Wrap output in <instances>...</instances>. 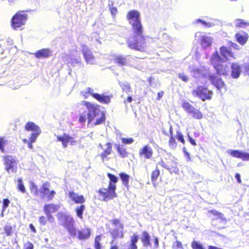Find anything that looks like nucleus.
<instances>
[{"label":"nucleus","mask_w":249,"mask_h":249,"mask_svg":"<svg viewBox=\"0 0 249 249\" xmlns=\"http://www.w3.org/2000/svg\"><path fill=\"white\" fill-rule=\"evenodd\" d=\"M120 86L123 90L128 93L131 91V87L129 83L127 82H124L120 84Z\"/></svg>","instance_id":"a18cd8bd"},{"label":"nucleus","mask_w":249,"mask_h":249,"mask_svg":"<svg viewBox=\"0 0 249 249\" xmlns=\"http://www.w3.org/2000/svg\"><path fill=\"white\" fill-rule=\"evenodd\" d=\"M127 101L129 103H131L132 101V98L131 96H128L127 99Z\"/></svg>","instance_id":"774afa93"},{"label":"nucleus","mask_w":249,"mask_h":249,"mask_svg":"<svg viewBox=\"0 0 249 249\" xmlns=\"http://www.w3.org/2000/svg\"><path fill=\"white\" fill-rule=\"evenodd\" d=\"M107 176L109 179L108 185H112L116 187V183L118 182L117 177H116L115 175L110 173H107Z\"/></svg>","instance_id":"4c0bfd02"},{"label":"nucleus","mask_w":249,"mask_h":249,"mask_svg":"<svg viewBox=\"0 0 249 249\" xmlns=\"http://www.w3.org/2000/svg\"><path fill=\"white\" fill-rule=\"evenodd\" d=\"M78 239L80 241H86L89 239L91 236V230L89 228L86 227L78 231H76Z\"/></svg>","instance_id":"a211bd4d"},{"label":"nucleus","mask_w":249,"mask_h":249,"mask_svg":"<svg viewBox=\"0 0 249 249\" xmlns=\"http://www.w3.org/2000/svg\"><path fill=\"white\" fill-rule=\"evenodd\" d=\"M120 179L122 181V183L126 188H128L129 176L124 172H121L119 174Z\"/></svg>","instance_id":"72a5a7b5"},{"label":"nucleus","mask_w":249,"mask_h":249,"mask_svg":"<svg viewBox=\"0 0 249 249\" xmlns=\"http://www.w3.org/2000/svg\"><path fill=\"white\" fill-rule=\"evenodd\" d=\"M173 249H183L182 243L180 241H176L172 245Z\"/></svg>","instance_id":"de8ad7c7"},{"label":"nucleus","mask_w":249,"mask_h":249,"mask_svg":"<svg viewBox=\"0 0 249 249\" xmlns=\"http://www.w3.org/2000/svg\"><path fill=\"white\" fill-rule=\"evenodd\" d=\"M160 169L157 166L156 167L155 170H153L152 172H151V182H152L153 183H155L156 180H157V179L160 176Z\"/></svg>","instance_id":"e433bc0d"},{"label":"nucleus","mask_w":249,"mask_h":249,"mask_svg":"<svg viewBox=\"0 0 249 249\" xmlns=\"http://www.w3.org/2000/svg\"><path fill=\"white\" fill-rule=\"evenodd\" d=\"M235 37L237 42L243 45L247 41L248 36L246 33L243 32L237 33Z\"/></svg>","instance_id":"bb28decb"},{"label":"nucleus","mask_w":249,"mask_h":249,"mask_svg":"<svg viewBox=\"0 0 249 249\" xmlns=\"http://www.w3.org/2000/svg\"><path fill=\"white\" fill-rule=\"evenodd\" d=\"M231 76L233 78H237L241 73V68L238 63H232L231 65Z\"/></svg>","instance_id":"393cba45"},{"label":"nucleus","mask_w":249,"mask_h":249,"mask_svg":"<svg viewBox=\"0 0 249 249\" xmlns=\"http://www.w3.org/2000/svg\"><path fill=\"white\" fill-rule=\"evenodd\" d=\"M25 129L27 131H32L30 138V141L26 139L22 140V142L28 144V147L30 149L33 148L32 143L36 142L37 137L40 133V130L38 125H25Z\"/></svg>","instance_id":"0eeeda50"},{"label":"nucleus","mask_w":249,"mask_h":249,"mask_svg":"<svg viewBox=\"0 0 249 249\" xmlns=\"http://www.w3.org/2000/svg\"><path fill=\"white\" fill-rule=\"evenodd\" d=\"M3 164L5 166V169L8 173L14 172L15 171L17 163L15 160L12 156L6 155L3 156Z\"/></svg>","instance_id":"ddd939ff"},{"label":"nucleus","mask_w":249,"mask_h":249,"mask_svg":"<svg viewBox=\"0 0 249 249\" xmlns=\"http://www.w3.org/2000/svg\"><path fill=\"white\" fill-rule=\"evenodd\" d=\"M209 213L212 214L217 217V219H222L223 214L220 212H218L215 210L209 211Z\"/></svg>","instance_id":"8fccbe9b"},{"label":"nucleus","mask_w":249,"mask_h":249,"mask_svg":"<svg viewBox=\"0 0 249 249\" xmlns=\"http://www.w3.org/2000/svg\"><path fill=\"white\" fill-rule=\"evenodd\" d=\"M196 23H201L203 26L205 27H210L212 26V24L210 22H206L201 19H198L195 21Z\"/></svg>","instance_id":"09e8293b"},{"label":"nucleus","mask_w":249,"mask_h":249,"mask_svg":"<svg viewBox=\"0 0 249 249\" xmlns=\"http://www.w3.org/2000/svg\"><path fill=\"white\" fill-rule=\"evenodd\" d=\"M68 196L70 199L76 204L83 205L85 202L84 196L82 195H78L74 191H70L68 193Z\"/></svg>","instance_id":"4be33fe9"},{"label":"nucleus","mask_w":249,"mask_h":249,"mask_svg":"<svg viewBox=\"0 0 249 249\" xmlns=\"http://www.w3.org/2000/svg\"><path fill=\"white\" fill-rule=\"evenodd\" d=\"M30 189L31 192H34L35 195H36L37 194V188L36 185L34 182L30 183Z\"/></svg>","instance_id":"603ef678"},{"label":"nucleus","mask_w":249,"mask_h":249,"mask_svg":"<svg viewBox=\"0 0 249 249\" xmlns=\"http://www.w3.org/2000/svg\"><path fill=\"white\" fill-rule=\"evenodd\" d=\"M85 210V206L83 204H81L80 206H77L75 207V211L76 215L80 219H83V213Z\"/></svg>","instance_id":"473e14b6"},{"label":"nucleus","mask_w":249,"mask_h":249,"mask_svg":"<svg viewBox=\"0 0 249 249\" xmlns=\"http://www.w3.org/2000/svg\"><path fill=\"white\" fill-rule=\"evenodd\" d=\"M178 77L185 82H187L189 80L188 76L184 73H178Z\"/></svg>","instance_id":"4d7b16f0"},{"label":"nucleus","mask_w":249,"mask_h":249,"mask_svg":"<svg viewBox=\"0 0 249 249\" xmlns=\"http://www.w3.org/2000/svg\"><path fill=\"white\" fill-rule=\"evenodd\" d=\"M51 54V51L48 49H43L37 51L35 55L37 58L48 57Z\"/></svg>","instance_id":"c85d7f7f"},{"label":"nucleus","mask_w":249,"mask_h":249,"mask_svg":"<svg viewBox=\"0 0 249 249\" xmlns=\"http://www.w3.org/2000/svg\"><path fill=\"white\" fill-rule=\"evenodd\" d=\"M23 249H34V245L32 242L27 241L23 245Z\"/></svg>","instance_id":"864d4df0"},{"label":"nucleus","mask_w":249,"mask_h":249,"mask_svg":"<svg viewBox=\"0 0 249 249\" xmlns=\"http://www.w3.org/2000/svg\"><path fill=\"white\" fill-rule=\"evenodd\" d=\"M83 54L87 63L93 64L95 63V58L90 50L86 46L82 48Z\"/></svg>","instance_id":"5701e85b"},{"label":"nucleus","mask_w":249,"mask_h":249,"mask_svg":"<svg viewBox=\"0 0 249 249\" xmlns=\"http://www.w3.org/2000/svg\"><path fill=\"white\" fill-rule=\"evenodd\" d=\"M115 147L118 153H119L120 157L122 158H125L128 157V153L127 151L126 148L124 147L123 145L117 144L116 145Z\"/></svg>","instance_id":"c756f323"},{"label":"nucleus","mask_w":249,"mask_h":249,"mask_svg":"<svg viewBox=\"0 0 249 249\" xmlns=\"http://www.w3.org/2000/svg\"><path fill=\"white\" fill-rule=\"evenodd\" d=\"M169 134L170 138L169 140H168V146L169 147L172 149H175L176 148L177 146L178 145V143L176 141V139H175L174 132L173 131V129L171 125H170L169 127Z\"/></svg>","instance_id":"b1692460"},{"label":"nucleus","mask_w":249,"mask_h":249,"mask_svg":"<svg viewBox=\"0 0 249 249\" xmlns=\"http://www.w3.org/2000/svg\"><path fill=\"white\" fill-rule=\"evenodd\" d=\"M81 106L86 107L88 110V124L91 123L95 120L94 124H103L105 121V115L104 113L100 111L97 105L91 104L86 101H82L80 104ZM87 120L86 114L81 115L79 118L80 123H85Z\"/></svg>","instance_id":"7ed1b4c3"},{"label":"nucleus","mask_w":249,"mask_h":249,"mask_svg":"<svg viewBox=\"0 0 249 249\" xmlns=\"http://www.w3.org/2000/svg\"><path fill=\"white\" fill-rule=\"evenodd\" d=\"M188 141H189V142H190V143L192 144V145H194V146L196 145V143L195 140L193 139L192 137H191V136L188 137Z\"/></svg>","instance_id":"680f3d73"},{"label":"nucleus","mask_w":249,"mask_h":249,"mask_svg":"<svg viewBox=\"0 0 249 249\" xmlns=\"http://www.w3.org/2000/svg\"><path fill=\"white\" fill-rule=\"evenodd\" d=\"M221 57L216 51L214 53L211 58V63L217 71V74H209V78L212 84L218 89H221L224 83L218 75H224L226 73V66L223 63L226 62L230 57L235 59L233 53L231 51V48L226 46H222L220 48Z\"/></svg>","instance_id":"f257e3e1"},{"label":"nucleus","mask_w":249,"mask_h":249,"mask_svg":"<svg viewBox=\"0 0 249 249\" xmlns=\"http://www.w3.org/2000/svg\"><path fill=\"white\" fill-rule=\"evenodd\" d=\"M199 35L200 43L203 48H206L212 45L213 42V38L205 34H201L197 33L196 35V36Z\"/></svg>","instance_id":"aec40b11"},{"label":"nucleus","mask_w":249,"mask_h":249,"mask_svg":"<svg viewBox=\"0 0 249 249\" xmlns=\"http://www.w3.org/2000/svg\"><path fill=\"white\" fill-rule=\"evenodd\" d=\"M27 20V15L25 11L17 12L11 19V26L14 30H18L24 26Z\"/></svg>","instance_id":"39448f33"},{"label":"nucleus","mask_w":249,"mask_h":249,"mask_svg":"<svg viewBox=\"0 0 249 249\" xmlns=\"http://www.w3.org/2000/svg\"><path fill=\"white\" fill-rule=\"evenodd\" d=\"M60 206L59 205L49 203L45 204L44 206V212L45 215H47V219L51 222L53 221V217L51 214L52 213H55L59 210Z\"/></svg>","instance_id":"f8f14e48"},{"label":"nucleus","mask_w":249,"mask_h":249,"mask_svg":"<svg viewBox=\"0 0 249 249\" xmlns=\"http://www.w3.org/2000/svg\"><path fill=\"white\" fill-rule=\"evenodd\" d=\"M3 231L6 236H10L13 233V227L9 225H5L3 227Z\"/></svg>","instance_id":"a19ab883"},{"label":"nucleus","mask_w":249,"mask_h":249,"mask_svg":"<svg viewBox=\"0 0 249 249\" xmlns=\"http://www.w3.org/2000/svg\"><path fill=\"white\" fill-rule=\"evenodd\" d=\"M50 183L45 182L43 183L40 188V193L42 195V198H46L48 201L52 200L55 195V192L53 190L50 191L49 190Z\"/></svg>","instance_id":"1a4fd4ad"},{"label":"nucleus","mask_w":249,"mask_h":249,"mask_svg":"<svg viewBox=\"0 0 249 249\" xmlns=\"http://www.w3.org/2000/svg\"><path fill=\"white\" fill-rule=\"evenodd\" d=\"M176 138L179 142L182 143V144H185V140L183 138V134L179 130L176 131Z\"/></svg>","instance_id":"c03bdc74"},{"label":"nucleus","mask_w":249,"mask_h":249,"mask_svg":"<svg viewBox=\"0 0 249 249\" xmlns=\"http://www.w3.org/2000/svg\"><path fill=\"white\" fill-rule=\"evenodd\" d=\"M154 246L155 248L157 249L159 247V243H158V239L157 237H154Z\"/></svg>","instance_id":"052dcab7"},{"label":"nucleus","mask_w":249,"mask_h":249,"mask_svg":"<svg viewBox=\"0 0 249 249\" xmlns=\"http://www.w3.org/2000/svg\"><path fill=\"white\" fill-rule=\"evenodd\" d=\"M124 233L122 231L119 232L116 231L111 232V240L110 241V247L109 249H120L119 246L116 244L117 238L122 239L124 238Z\"/></svg>","instance_id":"dca6fc26"},{"label":"nucleus","mask_w":249,"mask_h":249,"mask_svg":"<svg viewBox=\"0 0 249 249\" xmlns=\"http://www.w3.org/2000/svg\"><path fill=\"white\" fill-rule=\"evenodd\" d=\"M235 178L236 179L237 182H238V183H241L240 175L239 173H236L235 174Z\"/></svg>","instance_id":"e2e57ef3"},{"label":"nucleus","mask_w":249,"mask_h":249,"mask_svg":"<svg viewBox=\"0 0 249 249\" xmlns=\"http://www.w3.org/2000/svg\"><path fill=\"white\" fill-rule=\"evenodd\" d=\"M192 249H205L203 246L196 241H193L191 244Z\"/></svg>","instance_id":"49530a36"},{"label":"nucleus","mask_w":249,"mask_h":249,"mask_svg":"<svg viewBox=\"0 0 249 249\" xmlns=\"http://www.w3.org/2000/svg\"><path fill=\"white\" fill-rule=\"evenodd\" d=\"M48 218H46L44 216H41L39 217L38 221L40 222V225H45L47 224Z\"/></svg>","instance_id":"6e6d98bb"},{"label":"nucleus","mask_w":249,"mask_h":249,"mask_svg":"<svg viewBox=\"0 0 249 249\" xmlns=\"http://www.w3.org/2000/svg\"><path fill=\"white\" fill-rule=\"evenodd\" d=\"M10 201L7 198H4L2 200V213L7 209V208L9 206Z\"/></svg>","instance_id":"3c124183"},{"label":"nucleus","mask_w":249,"mask_h":249,"mask_svg":"<svg viewBox=\"0 0 249 249\" xmlns=\"http://www.w3.org/2000/svg\"><path fill=\"white\" fill-rule=\"evenodd\" d=\"M114 62L120 66H130L134 64V58L130 55H117L114 57Z\"/></svg>","instance_id":"9b49d317"},{"label":"nucleus","mask_w":249,"mask_h":249,"mask_svg":"<svg viewBox=\"0 0 249 249\" xmlns=\"http://www.w3.org/2000/svg\"><path fill=\"white\" fill-rule=\"evenodd\" d=\"M230 46H231V47H232L233 48H234L235 50H239L240 49V46L236 43L230 42Z\"/></svg>","instance_id":"bf43d9fd"},{"label":"nucleus","mask_w":249,"mask_h":249,"mask_svg":"<svg viewBox=\"0 0 249 249\" xmlns=\"http://www.w3.org/2000/svg\"><path fill=\"white\" fill-rule=\"evenodd\" d=\"M61 222H62V225L66 228L70 235L73 237L76 236V229L74 227L73 218L64 220Z\"/></svg>","instance_id":"2eb2a0df"},{"label":"nucleus","mask_w":249,"mask_h":249,"mask_svg":"<svg viewBox=\"0 0 249 249\" xmlns=\"http://www.w3.org/2000/svg\"><path fill=\"white\" fill-rule=\"evenodd\" d=\"M99 147H101V149H103V152H102L100 155H99V156H100L101 157V160H102L103 161H105V160H108L107 157L109 156L110 154H111L112 152V144L109 142L106 143V148L105 149H103V145H102L101 143L99 144Z\"/></svg>","instance_id":"f3484780"},{"label":"nucleus","mask_w":249,"mask_h":249,"mask_svg":"<svg viewBox=\"0 0 249 249\" xmlns=\"http://www.w3.org/2000/svg\"><path fill=\"white\" fill-rule=\"evenodd\" d=\"M134 142V139L132 138H122V142L124 144H132Z\"/></svg>","instance_id":"5fc2aeb1"},{"label":"nucleus","mask_w":249,"mask_h":249,"mask_svg":"<svg viewBox=\"0 0 249 249\" xmlns=\"http://www.w3.org/2000/svg\"><path fill=\"white\" fill-rule=\"evenodd\" d=\"M153 151L149 145H146L139 151V156L146 159H150L153 157Z\"/></svg>","instance_id":"6ab92c4d"},{"label":"nucleus","mask_w":249,"mask_h":249,"mask_svg":"<svg viewBox=\"0 0 249 249\" xmlns=\"http://www.w3.org/2000/svg\"><path fill=\"white\" fill-rule=\"evenodd\" d=\"M127 18L132 26L135 34L134 36L128 41V47L131 49L143 51L145 47V38L142 36V27L140 21V14L137 10H132L128 13Z\"/></svg>","instance_id":"f03ea898"},{"label":"nucleus","mask_w":249,"mask_h":249,"mask_svg":"<svg viewBox=\"0 0 249 249\" xmlns=\"http://www.w3.org/2000/svg\"><path fill=\"white\" fill-rule=\"evenodd\" d=\"M194 96H197L202 101L211 99L212 92L203 86H199L193 91Z\"/></svg>","instance_id":"6e6552de"},{"label":"nucleus","mask_w":249,"mask_h":249,"mask_svg":"<svg viewBox=\"0 0 249 249\" xmlns=\"http://www.w3.org/2000/svg\"><path fill=\"white\" fill-rule=\"evenodd\" d=\"M209 249H222L218 248L213 246H209Z\"/></svg>","instance_id":"338daca9"},{"label":"nucleus","mask_w":249,"mask_h":249,"mask_svg":"<svg viewBox=\"0 0 249 249\" xmlns=\"http://www.w3.org/2000/svg\"><path fill=\"white\" fill-rule=\"evenodd\" d=\"M102 236H103L101 234L97 235L95 236L94 240V249H101L102 246L101 241Z\"/></svg>","instance_id":"c9c22d12"},{"label":"nucleus","mask_w":249,"mask_h":249,"mask_svg":"<svg viewBox=\"0 0 249 249\" xmlns=\"http://www.w3.org/2000/svg\"><path fill=\"white\" fill-rule=\"evenodd\" d=\"M29 227L31 231H32L33 232V233H36V229L35 228V227L33 226L32 224H30Z\"/></svg>","instance_id":"0e129e2a"},{"label":"nucleus","mask_w":249,"mask_h":249,"mask_svg":"<svg viewBox=\"0 0 249 249\" xmlns=\"http://www.w3.org/2000/svg\"><path fill=\"white\" fill-rule=\"evenodd\" d=\"M141 241L142 243L143 246L145 247L151 246V242H150V236L148 232L146 231H142V237H141Z\"/></svg>","instance_id":"a878e982"},{"label":"nucleus","mask_w":249,"mask_h":249,"mask_svg":"<svg viewBox=\"0 0 249 249\" xmlns=\"http://www.w3.org/2000/svg\"><path fill=\"white\" fill-rule=\"evenodd\" d=\"M81 95L85 98L88 97L89 95H91L93 97L102 104H108L111 100V98L108 95L105 94H99L95 93L93 89L88 88L81 92Z\"/></svg>","instance_id":"423d86ee"},{"label":"nucleus","mask_w":249,"mask_h":249,"mask_svg":"<svg viewBox=\"0 0 249 249\" xmlns=\"http://www.w3.org/2000/svg\"><path fill=\"white\" fill-rule=\"evenodd\" d=\"M108 5L109 7L111 15L113 17H114L117 13V9L116 7H111L110 4H109Z\"/></svg>","instance_id":"13d9d810"},{"label":"nucleus","mask_w":249,"mask_h":249,"mask_svg":"<svg viewBox=\"0 0 249 249\" xmlns=\"http://www.w3.org/2000/svg\"><path fill=\"white\" fill-rule=\"evenodd\" d=\"M163 92L162 91L158 93V98L159 100L163 96Z\"/></svg>","instance_id":"69168bd1"},{"label":"nucleus","mask_w":249,"mask_h":249,"mask_svg":"<svg viewBox=\"0 0 249 249\" xmlns=\"http://www.w3.org/2000/svg\"><path fill=\"white\" fill-rule=\"evenodd\" d=\"M139 240V237L137 234H133L130 237L129 249H137L136 245Z\"/></svg>","instance_id":"2f4dec72"},{"label":"nucleus","mask_w":249,"mask_h":249,"mask_svg":"<svg viewBox=\"0 0 249 249\" xmlns=\"http://www.w3.org/2000/svg\"><path fill=\"white\" fill-rule=\"evenodd\" d=\"M111 223L112 224H113V225L119 228V229H120V230H121V231H118V230H115L113 231H111V233H112L116 231H117L119 232H122L124 233V232L123 231V230H124V224L120 221V220L119 219H117V218H114L112 220H111Z\"/></svg>","instance_id":"7c9ffc66"},{"label":"nucleus","mask_w":249,"mask_h":249,"mask_svg":"<svg viewBox=\"0 0 249 249\" xmlns=\"http://www.w3.org/2000/svg\"><path fill=\"white\" fill-rule=\"evenodd\" d=\"M183 108L195 119H200L202 117L201 112L195 108L189 103L184 102L182 104Z\"/></svg>","instance_id":"9d476101"},{"label":"nucleus","mask_w":249,"mask_h":249,"mask_svg":"<svg viewBox=\"0 0 249 249\" xmlns=\"http://www.w3.org/2000/svg\"><path fill=\"white\" fill-rule=\"evenodd\" d=\"M18 185H17V189L19 192L22 193H26V188L24 187V184L23 183L22 178H18Z\"/></svg>","instance_id":"ea45409f"},{"label":"nucleus","mask_w":249,"mask_h":249,"mask_svg":"<svg viewBox=\"0 0 249 249\" xmlns=\"http://www.w3.org/2000/svg\"><path fill=\"white\" fill-rule=\"evenodd\" d=\"M161 166H162L164 168L167 169L171 173H177L178 171V169L177 166V164L173 160L171 161V163L170 164H165L163 163V164H161Z\"/></svg>","instance_id":"cd10ccee"},{"label":"nucleus","mask_w":249,"mask_h":249,"mask_svg":"<svg viewBox=\"0 0 249 249\" xmlns=\"http://www.w3.org/2000/svg\"><path fill=\"white\" fill-rule=\"evenodd\" d=\"M192 72L193 76L197 78H199L202 76H205L206 75V72L205 71L196 68L193 70Z\"/></svg>","instance_id":"f704fd0d"},{"label":"nucleus","mask_w":249,"mask_h":249,"mask_svg":"<svg viewBox=\"0 0 249 249\" xmlns=\"http://www.w3.org/2000/svg\"><path fill=\"white\" fill-rule=\"evenodd\" d=\"M234 24L236 27L245 28L249 25V22L241 19H237L234 21Z\"/></svg>","instance_id":"58836bf2"},{"label":"nucleus","mask_w":249,"mask_h":249,"mask_svg":"<svg viewBox=\"0 0 249 249\" xmlns=\"http://www.w3.org/2000/svg\"><path fill=\"white\" fill-rule=\"evenodd\" d=\"M8 144V141L5 137H0V150L1 152H5L4 147Z\"/></svg>","instance_id":"37998d69"},{"label":"nucleus","mask_w":249,"mask_h":249,"mask_svg":"<svg viewBox=\"0 0 249 249\" xmlns=\"http://www.w3.org/2000/svg\"><path fill=\"white\" fill-rule=\"evenodd\" d=\"M231 156L241 159L243 161H248L249 160V154L246 152H243L238 150H231L228 152Z\"/></svg>","instance_id":"412c9836"},{"label":"nucleus","mask_w":249,"mask_h":249,"mask_svg":"<svg viewBox=\"0 0 249 249\" xmlns=\"http://www.w3.org/2000/svg\"><path fill=\"white\" fill-rule=\"evenodd\" d=\"M57 217L60 221H62L63 220H66L68 219L72 218V217H70V215L62 212H59L57 213Z\"/></svg>","instance_id":"79ce46f5"},{"label":"nucleus","mask_w":249,"mask_h":249,"mask_svg":"<svg viewBox=\"0 0 249 249\" xmlns=\"http://www.w3.org/2000/svg\"><path fill=\"white\" fill-rule=\"evenodd\" d=\"M116 189V187L110 185L107 186V188L102 187L99 189L97 190V193L103 201H108L117 196L115 192Z\"/></svg>","instance_id":"20e7f679"},{"label":"nucleus","mask_w":249,"mask_h":249,"mask_svg":"<svg viewBox=\"0 0 249 249\" xmlns=\"http://www.w3.org/2000/svg\"><path fill=\"white\" fill-rule=\"evenodd\" d=\"M57 141L61 142L62 145L65 148L68 147V144L69 142L71 145H74L76 144V141L74 140L73 137H71L66 133H64L62 135L57 136Z\"/></svg>","instance_id":"4468645a"}]
</instances>
